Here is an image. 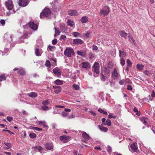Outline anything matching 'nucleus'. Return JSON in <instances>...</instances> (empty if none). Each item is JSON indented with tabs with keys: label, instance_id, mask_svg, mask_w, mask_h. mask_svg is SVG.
I'll use <instances>...</instances> for the list:
<instances>
[{
	"label": "nucleus",
	"instance_id": "nucleus-1",
	"mask_svg": "<svg viewBox=\"0 0 155 155\" xmlns=\"http://www.w3.org/2000/svg\"><path fill=\"white\" fill-rule=\"evenodd\" d=\"M51 14V12L50 9L45 8L41 13L40 17L41 18L44 17H47L49 16Z\"/></svg>",
	"mask_w": 155,
	"mask_h": 155
},
{
	"label": "nucleus",
	"instance_id": "nucleus-2",
	"mask_svg": "<svg viewBox=\"0 0 155 155\" xmlns=\"http://www.w3.org/2000/svg\"><path fill=\"white\" fill-rule=\"evenodd\" d=\"M99 68L100 65L99 63L97 62H95L93 65V68L92 70L96 73L97 75H96L95 74H94V77H97L98 76V75L99 74L100 72Z\"/></svg>",
	"mask_w": 155,
	"mask_h": 155
},
{
	"label": "nucleus",
	"instance_id": "nucleus-3",
	"mask_svg": "<svg viewBox=\"0 0 155 155\" xmlns=\"http://www.w3.org/2000/svg\"><path fill=\"white\" fill-rule=\"evenodd\" d=\"M74 53L72 48H66L64 51V55L68 57H71L74 55Z\"/></svg>",
	"mask_w": 155,
	"mask_h": 155
},
{
	"label": "nucleus",
	"instance_id": "nucleus-4",
	"mask_svg": "<svg viewBox=\"0 0 155 155\" xmlns=\"http://www.w3.org/2000/svg\"><path fill=\"white\" fill-rule=\"evenodd\" d=\"M5 3V5L8 10H10L12 9L14 6L12 0H8L6 1Z\"/></svg>",
	"mask_w": 155,
	"mask_h": 155
},
{
	"label": "nucleus",
	"instance_id": "nucleus-5",
	"mask_svg": "<svg viewBox=\"0 0 155 155\" xmlns=\"http://www.w3.org/2000/svg\"><path fill=\"white\" fill-rule=\"evenodd\" d=\"M13 37V35H12L6 33L4 35V38L6 41L10 44L12 41V38Z\"/></svg>",
	"mask_w": 155,
	"mask_h": 155
},
{
	"label": "nucleus",
	"instance_id": "nucleus-6",
	"mask_svg": "<svg viewBox=\"0 0 155 155\" xmlns=\"http://www.w3.org/2000/svg\"><path fill=\"white\" fill-rule=\"evenodd\" d=\"M112 77L115 80H118L120 78V75L117 73L116 68H114V71L112 73Z\"/></svg>",
	"mask_w": 155,
	"mask_h": 155
},
{
	"label": "nucleus",
	"instance_id": "nucleus-7",
	"mask_svg": "<svg viewBox=\"0 0 155 155\" xmlns=\"http://www.w3.org/2000/svg\"><path fill=\"white\" fill-rule=\"evenodd\" d=\"M29 1V0H19L18 4L20 6L25 7L28 5Z\"/></svg>",
	"mask_w": 155,
	"mask_h": 155
},
{
	"label": "nucleus",
	"instance_id": "nucleus-8",
	"mask_svg": "<svg viewBox=\"0 0 155 155\" xmlns=\"http://www.w3.org/2000/svg\"><path fill=\"white\" fill-rule=\"evenodd\" d=\"M70 138L69 136L64 135L60 137V140L63 143H67Z\"/></svg>",
	"mask_w": 155,
	"mask_h": 155
},
{
	"label": "nucleus",
	"instance_id": "nucleus-9",
	"mask_svg": "<svg viewBox=\"0 0 155 155\" xmlns=\"http://www.w3.org/2000/svg\"><path fill=\"white\" fill-rule=\"evenodd\" d=\"M84 41L80 38L74 39L73 41V44L74 45H79L83 44Z\"/></svg>",
	"mask_w": 155,
	"mask_h": 155
},
{
	"label": "nucleus",
	"instance_id": "nucleus-10",
	"mask_svg": "<svg viewBox=\"0 0 155 155\" xmlns=\"http://www.w3.org/2000/svg\"><path fill=\"white\" fill-rule=\"evenodd\" d=\"M13 70L14 71H17L18 74L21 75H23L25 74L24 70L21 68H15Z\"/></svg>",
	"mask_w": 155,
	"mask_h": 155
},
{
	"label": "nucleus",
	"instance_id": "nucleus-11",
	"mask_svg": "<svg viewBox=\"0 0 155 155\" xmlns=\"http://www.w3.org/2000/svg\"><path fill=\"white\" fill-rule=\"evenodd\" d=\"M68 14L70 16H75L78 15V13L76 10H70L68 11Z\"/></svg>",
	"mask_w": 155,
	"mask_h": 155
},
{
	"label": "nucleus",
	"instance_id": "nucleus-12",
	"mask_svg": "<svg viewBox=\"0 0 155 155\" xmlns=\"http://www.w3.org/2000/svg\"><path fill=\"white\" fill-rule=\"evenodd\" d=\"M29 27L32 29L36 30L38 28V26L37 25L35 24L33 22H31L28 24Z\"/></svg>",
	"mask_w": 155,
	"mask_h": 155
},
{
	"label": "nucleus",
	"instance_id": "nucleus-13",
	"mask_svg": "<svg viewBox=\"0 0 155 155\" xmlns=\"http://www.w3.org/2000/svg\"><path fill=\"white\" fill-rule=\"evenodd\" d=\"M53 73L57 76L61 75V71L60 69L57 68H55L53 70Z\"/></svg>",
	"mask_w": 155,
	"mask_h": 155
},
{
	"label": "nucleus",
	"instance_id": "nucleus-14",
	"mask_svg": "<svg viewBox=\"0 0 155 155\" xmlns=\"http://www.w3.org/2000/svg\"><path fill=\"white\" fill-rule=\"evenodd\" d=\"M46 148L48 150H51L53 148V145L51 143H47L45 145Z\"/></svg>",
	"mask_w": 155,
	"mask_h": 155
},
{
	"label": "nucleus",
	"instance_id": "nucleus-15",
	"mask_svg": "<svg viewBox=\"0 0 155 155\" xmlns=\"http://www.w3.org/2000/svg\"><path fill=\"white\" fill-rule=\"evenodd\" d=\"M119 34L121 37H124L125 39L127 38L128 34L124 31L122 30L119 31Z\"/></svg>",
	"mask_w": 155,
	"mask_h": 155
},
{
	"label": "nucleus",
	"instance_id": "nucleus-16",
	"mask_svg": "<svg viewBox=\"0 0 155 155\" xmlns=\"http://www.w3.org/2000/svg\"><path fill=\"white\" fill-rule=\"evenodd\" d=\"M30 97L32 98H35L37 97V94L35 92H31L27 94Z\"/></svg>",
	"mask_w": 155,
	"mask_h": 155
},
{
	"label": "nucleus",
	"instance_id": "nucleus-17",
	"mask_svg": "<svg viewBox=\"0 0 155 155\" xmlns=\"http://www.w3.org/2000/svg\"><path fill=\"white\" fill-rule=\"evenodd\" d=\"M80 21L83 23H87L88 21V18L86 16H83L81 18Z\"/></svg>",
	"mask_w": 155,
	"mask_h": 155
},
{
	"label": "nucleus",
	"instance_id": "nucleus-18",
	"mask_svg": "<svg viewBox=\"0 0 155 155\" xmlns=\"http://www.w3.org/2000/svg\"><path fill=\"white\" fill-rule=\"evenodd\" d=\"M54 29L55 30L54 37H55L59 35L61 33L60 30L56 27H54Z\"/></svg>",
	"mask_w": 155,
	"mask_h": 155
},
{
	"label": "nucleus",
	"instance_id": "nucleus-19",
	"mask_svg": "<svg viewBox=\"0 0 155 155\" xmlns=\"http://www.w3.org/2000/svg\"><path fill=\"white\" fill-rule=\"evenodd\" d=\"M82 136L83 138L85 140H88L89 139L90 136L87 134L86 132H84L82 134Z\"/></svg>",
	"mask_w": 155,
	"mask_h": 155
},
{
	"label": "nucleus",
	"instance_id": "nucleus-20",
	"mask_svg": "<svg viewBox=\"0 0 155 155\" xmlns=\"http://www.w3.org/2000/svg\"><path fill=\"white\" fill-rule=\"evenodd\" d=\"M104 125L103 124H102L101 125H99L98 127L101 130L104 132H106L107 131V128L103 126Z\"/></svg>",
	"mask_w": 155,
	"mask_h": 155
},
{
	"label": "nucleus",
	"instance_id": "nucleus-21",
	"mask_svg": "<svg viewBox=\"0 0 155 155\" xmlns=\"http://www.w3.org/2000/svg\"><path fill=\"white\" fill-rule=\"evenodd\" d=\"M35 53L36 56H40L41 55L42 52L38 48H36L35 50Z\"/></svg>",
	"mask_w": 155,
	"mask_h": 155
},
{
	"label": "nucleus",
	"instance_id": "nucleus-22",
	"mask_svg": "<svg viewBox=\"0 0 155 155\" xmlns=\"http://www.w3.org/2000/svg\"><path fill=\"white\" fill-rule=\"evenodd\" d=\"M119 56L121 58H123L124 57H125L126 55V53L123 51H121L120 50L119 51Z\"/></svg>",
	"mask_w": 155,
	"mask_h": 155
},
{
	"label": "nucleus",
	"instance_id": "nucleus-23",
	"mask_svg": "<svg viewBox=\"0 0 155 155\" xmlns=\"http://www.w3.org/2000/svg\"><path fill=\"white\" fill-rule=\"evenodd\" d=\"M137 67L139 71H142L144 68V65L140 64L137 65Z\"/></svg>",
	"mask_w": 155,
	"mask_h": 155
},
{
	"label": "nucleus",
	"instance_id": "nucleus-24",
	"mask_svg": "<svg viewBox=\"0 0 155 155\" xmlns=\"http://www.w3.org/2000/svg\"><path fill=\"white\" fill-rule=\"evenodd\" d=\"M67 23L68 25L70 27H73L74 25V22L70 19H68V20Z\"/></svg>",
	"mask_w": 155,
	"mask_h": 155
},
{
	"label": "nucleus",
	"instance_id": "nucleus-25",
	"mask_svg": "<svg viewBox=\"0 0 155 155\" xmlns=\"http://www.w3.org/2000/svg\"><path fill=\"white\" fill-rule=\"evenodd\" d=\"M42 103L43 105H46L50 104V100L47 99L46 100H44L43 101Z\"/></svg>",
	"mask_w": 155,
	"mask_h": 155
},
{
	"label": "nucleus",
	"instance_id": "nucleus-26",
	"mask_svg": "<svg viewBox=\"0 0 155 155\" xmlns=\"http://www.w3.org/2000/svg\"><path fill=\"white\" fill-rule=\"evenodd\" d=\"M32 149H37L38 151L40 152L41 153H42L41 150L42 149V147L39 146H36L33 147H32Z\"/></svg>",
	"mask_w": 155,
	"mask_h": 155
},
{
	"label": "nucleus",
	"instance_id": "nucleus-27",
	"mask_svg": "<svg viewBox=\"0 0 155 155\" xmlns=\"http://www.w3.org/2000/svg\"><path fill=\"white\" fill-rule=\"evenodd\" d=\"M82 67L84 68H87L89 67V64L87 62H83L82 63Z\"/></svg>",
	"mask_w": 155,
	"mask_h": 155
},
{
	"label": "nucleus",
	"instance_id": "nucleus-28",
	"mask_svg": "<svg viewBox=\"0 0 155 155\" xmlns=\"http://www.w3.org/2000/svg\"><path fill=\"white\" fill-rule=\"evenodd\" d=\"M128 37L129 38V40L131 43H135L134 40V39L130 35V34H129Z\"/></svg>",
	"mask_w": 155,
	"mask_h": 155
},
{
	"label": "nucleus",
	"instance_id": "nucleus-29",
	"mask_svg": "<svg viewBox=\"0 0 155 155\" xmlns=\"http://www.w3.org/2000/svg\"><path fill=\"white\" fill-rule=\"evenodd\" d=\"M137 144L136 143H134L130 145L131 148L134 150L135 151H136L137 149Z\"/></svg>",
	"mask_w": 155,
	"mask_h": 155
},
{
	"label": "nucleus",
	"instance_id": "nucleus-30",
	"mask_svg": "<svg viewBox=\"0 0 155 155\" xmlns=\"http://www.w3.org/2000/svg\"><path fill=\"white\" fill-rule=\"evenodd\" d=\"M101 15L105 16L107 15V11L106 10L102 9L101 11Z\"/></svg>",
	"mask_w": 155,
	"mask_h": 155
},
{
	"label": "nucleus",
	"instance_id": "nucleus-31",
	"mask_svg": "<svg viewBox=\"0 0 155 155\" xmlns=\"http://www.w3.org/2000/svg\"><path fill=\"white\" fill-rule=\"evenodd\" d=\"M55 83L58 85H61L63 84L62 81L59 79H57L55 81Z\"/></svg>",
	"mask_w": 155,
	"mask_h": 155
},
{
	"label": "nucleus",
	"instance_id": "nucleus-32",
	"mask_svg": "<svg viewBox=\"0 0 155 155\" xmlns=\"http://www.w3.org/2000/svg\"><path fill=\"white\" fill-rule=\"evenodd\" d=\"M30 128L32 130H35L37 131H41L42 130V128H39L36 127L31 126L30 127Z\"/></svg>",
	"mask_w": 155,
	"mask_h": 155
},
{
	"label": "nucleus",
	"instance_id": "nucleus-33",
	"mask_svg": "<svg viewBox=\"0 0 155 155\" xmlns=\"http://www.w3.org/2000/svg\"><path fill=\"white\" fill-rule=\"evenodd\" d=\"M25 36H26V35H24L23 36L20 37L19 38L18 41V43H20L23 42H24V41H23L24 38L25 37Z\"/></svg>",
	"mask_w": 155,
	"mask_h": 155
},
{
	"label": "nucleus",
	"instance_id": "nucleus-34",
	"mask_svg": "<svg viewBox=\"0 0 155 155\" xmlns=\"http://www.w3.org/2000/svg\"><path fill=\"white\" fill-rule=\"evenodd\" d=\"M45 65L49 68L51 66V64L50 61L49 60H47L45 64Z\"/></svg>",
	"mask_w": 155,
	"mask_h": 155
},
{
	"label": "nucleus",
	"instance_id": "nucleus-35",
	"mask_svg": "<svg viewBox=\"0 0 155 155\" xmlns=\"http://www.w3.org/2000/svg\"><path fill=\"white\" fill-rule=\"evenodd\" d=\"M30 137L32 139L35 138L36 137V135L34 133H30L29 134Z\"/></svg>",
	"mask_w": 155,
	"mask_h": 155
},
{
	"label": "nucleus",
	"instance_id": "nucleus-36",
	"mask_svg": "<svg viewBox=\"0 0 155 155\" xmlns=\"http://www.w3.org/2000/svg\"><path fill=\"white\" fill-rule=\"evenodd\" d=\"M6 77L5 75L2 74L0 76V82L2 81H4L6 79Z\"/></svg>",
	"mask_w": 155,
	"mask_h": 155
},
{
	"label": "nucleus",
	"instance_id": "nucleus-37",
	"mask_svg": "<svg viewBox=\"0 0 155 155\" xmlns=\"http://www.w3.org/2000/svg\"><path fill=\"white\" fill-rule=\"evenodd\" d=\"M77 53L78 55L82 56H84V53L82 51H78Z\"/></svg>",
	"mask_w": 155,
	"mask_h": 155
},
{
	"label": "nucleus",
	"instance_id": "nucleus-38",
	"mask_svg": "<svg viewBox=\"0 0 155 155\" xmlns=\"http://www.w3.org/2000/svg\"><path fill=\"white\" fill-rule=\"evenodd\" d=\"M134 111L135 112H137L136 114L138 116H139L140 115V114L139 111L137 110V109L136 107H135L134 109Z\"/></svg>",
	"mask_w": 155,
	"mask_h": 155
},
{
	"label": "nucleus",
	"instance_id": "nucleus-39",
	"mask_svg": "<svg viewBox=\"0 0 155 155\" xmlns=\"http://www.w3.org/2000/svg\"><path fill=\"white\" fill-rule=\"evenodd\" d=\"M4 144L7 147L6 148L7 149H9L12 147V146L11 145V143H9L5 142L4 143Z\"/></svg>",
	"mask_w": 155,
	"mask_h": 155
},
{
	"label": "nucleus",
	"instance_id": "nucleus-40",
	"mask_svg": "<svg viewBox=\"0 0 155 155\" xmlns=\"http://www.w3.org/2000/svg\"><path fill=\"white\" fill-rule=\"evenodd\" d=\"M73 88L75 90H78L79 88V86L78 85L74 84L72 86Z\"/></svg>",
	"mask_w": 155,
	"mask_h": 155
},
{
	"label": "nucleus",
	"instance_id": "nucleus-41",
	"mask_svg": "<svg viewBox=\"0 0 155 155\" xmlns=\"http://www.w3.org/2000/svg\"><path fill=\"white\" fill-rule=\"evenodd\" d=\"M72 35L75 37H78L79 36L80 34L77 32H73L72 34Z\"/></svg>",
	"mask_w": 155,
	"mask_h": 155
},
{
	"label": "nucleus",
	"instance_id": "nucleus-42",
	"mask_svg": "<svg viewBox=\"0 0 155 155\" xmlns=\"http://www.w3.org/2000/svg\"><path fill=\"white\" fill-rule=\"evenodd\" d=\"M120 63L122 66H124L125 64V61L123 58H121L120 60Z\"/></svg>",
	"mask_w": 155,
	"mask_h": 155
},
{
	"label": "nucleus",
	"instance_id": "nucleus-43",
	"mask_svg": "<svg viewBox=\"0 0 155 155\" xmlns=\"http://www.w3.org/2000/svg\"><path fill=\"white\" fill-rule=\"evenodd\" d=\"M98 111L101 113L104 114H107V112L101 108L98 109Z\"/></svg>",
	"mask_w": 155,
	"mask_h": 155
},
{
	"label": "nucleus",
	"instance_id": "nucleus-44",
	"mask_svg": "<svg viewBox=\"0 0 155 155\" xmlns=\"http://www.w3.org/2000/svg\"><path fill=\"white\" fill-rule=\"evenodd\" d=\"M41 108L43 110H47L49 109L48 107L45 105L42 106Z\"/></svg>",
	"mask_w": 155,
	"mask_h": 155
},
{
	"label": "nucleus",
	"instance_id": "nucleus-45",
	"mask_svg": "<svg viewBox=\"0 0 155 155\" xmlns=\"http://www.w3.org/2000/svg\"><path fill=\"white\" fill-rule=\"evenodd\" d=\"M127 66L130 67L132 65V63L131 61L129 59L127 60Z\"/></svg>",
	"mask_w": 155,
	"mask_h": 155
},
{
	"label": "nucleus",
	"instance_id": "nucleus-46",
	"mask_svg": "<svg viewBox=\"0 0 155 155\" xmlns=\"http://www.w3.org/2000/svg\"><path fill=\"white\" fill-rule=\"evenodd\" d=\"M108 118H112L115 119L116 118V116H113L112 114H110L108 115Z\"/></svg>",
	"mask_w": 155,
	"mask_h": 155
},
{
	"label": "nucleus",
	"instance_id": "nucleus-47",
	"mask_svg": "<svg viewBox=\"0 0 155 155\" xmlns=\"http://www.w3.org/2000/svg\"><path fill=\"white\" fill-rule=\"evenodd\" d=\"M61 114L63 117H65L67 116V115H68V114L66 112H63L61 113Z\"/></svg>",
	"mask_w": 155,
	"mask_h": 155
},
{
	"label": "nucleus",
	"instance_id": "nucleus-48",
	"mask_svg": "<svg viewBox=\"0 0 155 155\" xmlns=\"http://www.w3.org/2000/svg\"><path fill=\"white\" fill-rule=\"evenodd\" d=\"M61 91V88H59L55 89L54 90V92L56 94H58Z\"/></svg>",
	"mask_w": 155,
	"mask_h": 155
},
{
	"label": "nucleus",
	"instance_id": "nucleus-49",
	"mask_svg": "<svg viewBox=\"0 0 155 155\" xmlns=\"http://www.w3.org/2000/svg\"><path fill=\"white\" fill-rule=\"evenodd\" d=\"M144 73L146 75H149L150 74H151V73L148 70H146L144 71Z\"/></svg>",
	"mask_w": 155,
	"mask_h": 155
},
{
	"label": "nucleus",
	"instance_id": "nucleus-50",
	"mask_svg": "<svg viewBox=\"0 0 155 155\" xmlns=\"http://www.w3.org/2000/svg\"><path fill=\"white\" fill-rule=\"evenodd\" d=\"M54 48V47L52 46H49L48 48V50L52 51Z\"/></svg>",
	"mask_w": 155,
	"mask_h": 155
},
{
	"label": "nucleus",
	"instance_id": "nucleus-51",
	"mask_svg": "<svg viewBox=\"0 0 155 155\" xmlns=\"http://www.w3.org/2000/svg\"><path fill=\"white\" fill-rule=\"evenodd\" d=\"M57 42V40L56 39H54L53 40H52V43L53 45H55L56 44Z\"/></svg>",
	"mask_w": 155,
	"mask_h": 155
},
{
	"label": "nucleus",
	"instance_id": "nucleus-52",
	"mask_svg": "<svg viewBox=\"0 0 155 155\" xmlns=\"http://www.w3.org/2000/svg\"><path fill=\"white\" fill-rule=\"evenodd\" d=\"M7 119L8 121L11 122L13 120V118L12 117H7Z\"/></svg>",
	"mask_w": 155,
	"mask_h": 155
},
{
	"label": "nucleus",
	"instance_id": "nucleus-53",
	"mask_svg": "<svg viewBox=\"0 0 155 155\" xmlns=\"http://www.w3.org/2000/svg\"><path fill=\"white\" fill-rule=\"evenodd\" d=\"M112 149L111 147L110 146H108L107 147V151L110 153L112 151Z\"/></svg>",
	"mask_w": 155,
	"mask_h": 155
},
{
	"label": "nucleus",
	"instance_id": "nucleus-54",
	"mask_svg": "<svg viewBox=\"0 0 155 155\" xmlns=\"http://www.w3.org/2000/svg\"><path fill=\"white\" fill-rule=\"evenodd\" d=\"M0 23L3 26L5 24V22L3 19H2L0 21Z\"/></svg>",
	"mask_w": 155,
	"mask_h": 155
},
{
	"label": "nucleus",
	"instance_id": "nucleus-55",
	"mask_svg": "<svg viewBox=\"0 0 155 155\" xmlns=\"http://www.w3.org/2000/svg\"><path fill=\"white\" fill-rule=\"evenodd\" d=\"M90 58L92 59L94 57V55L92 52H90L89 54Z\"/></svg>",
	"mask_w": 155,
	"mask_h": 155
},
{
	"label": "nucleus",
	"instance_id": "nucleus-56",
	"mask_svg": "<svg viewBox=\"0 0 155 155\" xmlns=\"http://www.w3.org/2000/svg\"><path fill=\"white\" fill-rule=\"evenodd\" d=\"M38 124L39 125H45V121H39L38 122Z\"/></svg>",
	"mask_w": 155,
	"mask_h": 155
},
{
	"label": "nucleus",
	"instance_id": "nucleus-57",
	"mask_svg": "<svg viewBox=\"0 0 155 155\" xmlns=\"http://www.w3.org/2000/svg\"><path fill=\"white\" fill-rule=\"evenodd\" d=\"M111 123L110 120L107 119V126H110L111 125Z\"/></svg>",
	"mask_w": 155,
	"mask_h": 155
},
{
	"label": "nucleus",
	"instance_id": "nucleus-58",
	"mask_svg": "<svg viewBox=\"0 0 155 155\" xmlns=\"http://www.w3.org/2000/svg\"><path fill=\"white\" fill-rule=\"evenodd\" d=\"M127 89L128 90L131 91L132 89V87L130 85H128L127 86Z\"/></svg>",
	"mask_w": 155,
	"mask_h": 155
},
{
	"label": "nucleus",
	"instance_id": "nucleus-59",
	"mask_svg": "<svg viewBox=\"0 0 155 155\" xmlns=\"http://www.w3.org/2000/svg\"><path fill=\"white\" fill-rule=\"evenodd\" d=\"M92 48L95 51H97L98 50L97 47L95 45H93L92 46Z\"/></svg>",
	"mask_w": 155,
	"mask_h": 155
},
{
	"label": "nucleus",
	"instance_id": "nucleus-60",
	"mask_svg": "<svg viewBox=\"0 0 155 155\" xmlns=\"http://www.w3.org/2000/svg\"><path fill=\"white\" fill-rule=\"evenodd\" d=\"M90 35V33H87L84 34V36L86 38H87L89 37V36Z\"/></svg>",
	"mask_w": 155,
	"mask_h": 155
},
{
	"label": "nucleus",
	"instance_id": "nucleus-61",
	"mask_svg": "<svg viewBox=\"0 0 155 155\" xmlns=\"http://www.w3.org/2000/svg\"><path fill=\"white\" fill-rule=\"evenodd\" d=\"M73 153L74 155H79V154H78V152L77 151L74 150L73 151Z\"/></svg>",
	"mask_w": 155,
	"mask_h": 155
},
{
	"label": "nucleus",
	"instance_id": "nucleus-62",
	"mask_svg": "<svg viewBox=\"0 0 155 155\" xmlns=\"http://www.w3.org/2000/svg\"><path fill=\"white\" fill-rule=\"evenodd\" d=\"M106 121V119L104 118H103L102 119V124H103L104 125H106V124L105 123V122Z\"/></svg>",
	"mask_w": 155,
	"mask_h": 155
},
{
	"label": "nucleus",
	"instance_id": "nucleus-63",
	"mask_svg": "<svg viewBox=\"0 0 155 155\" xmlns=\"http://www.w3.org/2000/svg\"><path fill=\"white\" fill-rule=\"evenodd\" d=\"M66 36L65 35H61V38H60L61 39H63L64 40L65 39H66Z\"/></svg>",
	"mask_w": 155,
	"mask_h": 155
},
{
	"label": "nucleus",
	"instance_id": "nucleus-64",
	"mask_svg": "<svg viewBox=\"0 0 155 155\" xmlns=\"http://www.w3.org/2000/svg\"><path fill=\"white\" fill-rule=\"evenodd\" d=\"M151 96L152 97H155V92L153 90L152 91V93L151 94Z\"/></svg>",
	"mask_w": 155,
	"mask_h": 155
}]
</instances>
